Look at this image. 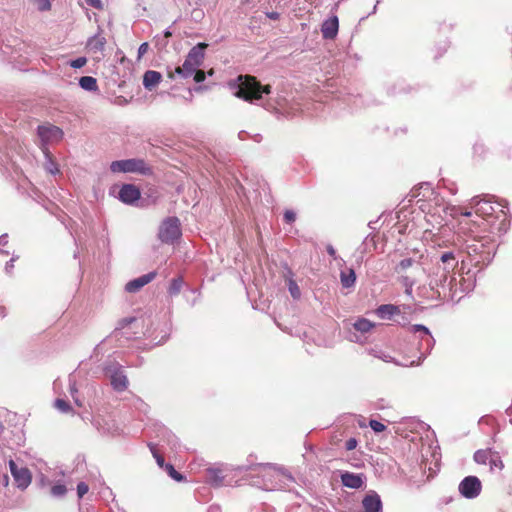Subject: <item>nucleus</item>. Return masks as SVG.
<instances>
[{
	"mask_svg": "<svg viewBox=\"0 0 512 512\" xmlns=\"http://www.w3.org/2000/svg\"><path fill=\"white\" fill-rule=\"evenodd\" d=\"M288 290L294 299H299L301 296L300 288L298 284L293 280H288Z\"/></svg>",
	"mask_w": 512,
	"mask_h": 512,
	"instance_id": "obj_30",
	"label": "nucleus"
},
{
	"mask_svg": "<svg viewBox=\"0 0 512 512\" xmlns=\"http://www.w3.org/2000/svg\"><path fill=\"white\" fill-rule=\"evenodd\" d=\"M205 43H199L195 45L188 53L186 58L190 59L198 67L202 64L204 59V50L206 48Z\"/></svg>",
	"mask_w": 512,
	"mask_h": 512,
	"instance_id": "obj_19",
	"label": "nucleus"
},
{
	"mask_svg": "<svg viewBox=\"0 0 512 512\" xmlns=\"http://www.w3.org/2000/svg\"><path fill=\"white\" fill-rule=\"evenodd\" d=\"M43 153L46 157L45 169L52 175L59 173L57 163L52 159V155L49 150H44Z\"/></svg>",
	"mask_w": 512,
	"mask_h": 512,
	"instance_id": "obj_25",
	"label": "nucleus"
},
{
	"mask_svg": "<svg viewBox=\"0 0 512 512\" xmlns=\"http://www.w3.org/2000/svg\"><path fill=\"white\" fill-rule=\"evenodd\" d=\"M267 17L272 20H278L280 17V14L278 12H269V13H267Z\"/></svg>",
	"mask_w": 512,
	"mask_h": 512,
	"instance_id": "obj_47",
	"label": "nucleus"
},
{
	"mask_svg": "<svg viewBox=\"0 0 512 512\" xmlns=\"http://www.w3.org/2000/svg\"><path fill=\"white\" fill-rule=\"evenodd\" d=\"M79 85L86 91L95 92L98 90L97 80L92 76H82L79 79Z\"/></svg>",
	"mask_w": 512,
	"mask_h": 512,
	"instance_id": "obj_24",
	"label": "nucleus"
},
{
	"mask_svg": "<svg viewBox=\"0 0 512 512\" xmlns=\"http://www.w3.org/2000/svg\"><path fill=\"white\" fill-rule=\"evenodd\" d=\"M339 30V20L336 15L324 20L321 25L322 37L326 40H333L336 38Z\"/></svg>",
	"mask_w": 512,
	"mask_h": 512,
	"instance_id": "obj_13",
	"label": "nucleus"
},
{
	"mask_svg": "<svg viewBox=\"0 0 512 512\" xmlns=\"http://www.w3.org/2000/svg\"><path fill=\"white\" fill-rule=\"evenodd\" d=\"M474 460L478 464H485L490 460V451L488 450H477L474 453Z\"/></svg>",
	"mask_w": 512,
	"mask_h": 512,
	"instance_id": "obj_28",
	"label": "nucleus"
},
{
	"mask_svg": "<svg viewBox=\"0 0 512 512\" xmlns=\"http://www.w3.org/2000/svg\"><path fill=\"white\" fill-rule=\"evenodd\" d=\"M156 277V272L152 271L147 274H144L138 278H135L129 281L125 285V290L129 293H135L139 291L142 287L150 283Z\"/></svg>",
	"mask_w": 512,
	"mask_h": 512,
	"instance_id": "obj_15",
	"label": "nucleus"
},
{
	"mask_svg": "<svg viewBox=\"0 0 512 512\" xmlns=\"http://www.w3.org/2000/svg\"><path fill=\"white\" fill-rule=\"evenodd\" d=\"M135 320H136L135 317H126V318L119 320L116 330L125 328L126 326H128L132 322H134Z\"/></svg>",
	"mask_w": 512,
	"mask_h": 512,
	"instance_id": "obj_40",
	"label": "nucleus"
},
{
	"mask_svg": "<svg viewBox=\"0 0 512 512\" xmlns=\"http://www.w3.org/2000/svg\"><path fill=\"white\" fill-rule=\"evenodd\" d=\"M414 263V260L411 258H405L401 260L397 266V270H406L411 267Z\"/></svg>",
	"mask_w": 512,
	"mask_h": 512,
	"instance_id": "obj_39",
	"label": "nucleus"
},
{
	"mask_svg": "<svg viewBox=\"0 0 512 512\" xmlns=\"http://www.w3.org/2000/svg\"><path fill=\"white\" fill-rule=\"evenodd\" d=\"M442 265L438 264L429 277V287L433 292L432 298L454 300L457 292V282L454 269L458 259L453 252H444L440 257Z\"/></svg>",
	"mask_w": 512,
	"mask_h": 512,
	"instance_id": "obj_2",
	"label": "nucleus"
},
{
	"mask_svg": "<svg viewBox=\"0 0 512 512\" xmlns=\"http://www.w3.org/2000/svg\"><path fill=\"white\" fill-rule=\"evenodd\" d=\"M165 469H166L167 473L169 474V476L172 479H174L175 481L181 482L184 480V476L181 473H179L178 471H176L173 465L166 464Z\"/></svg>",
	"mask_w": 512,
	"mask_h": 512,
	"instance_id": "obj_31",
	"label": "nucleus"
},
{
	"mask_svg": "<svg viewBox=\"0 0 512 512\" xmlns=\"http://www.w3.org/2000/svg\"><path fill=\"white\" fill-rule=\"evenodd\" d=\"M391 357L390 356H384L383 357V360L386 361V362H390L391 361Z\"/></svg>",
	"mask_w": 512,
	"mask_h": 512,
	"instance_id": "obj_55",
	"label": "nucleus"
},
{
	"mask_svg": "<svg viewBox=\"0 0 512 512\" xmlns=\"http://www.w3.org/2000/svg\"><path fill=\"white\" fill-rule=\"evenodd\" d=\"M87 63V59L85 57H78L70 62V66L79 69L82 68Z\"/></svg>",
	"mask_w": 512,
	"mask_h": 512,
	"instance_id": "obj_37",
	"label": "nucleus"
},
{
	"mask_svg": "<svg viewBox=\"0 0 512 512\" xmlns=\"http://www.w3.org/2000/svg\"><path fill=\"white\" fill-rule=\"evenodd\" d=\"M192 76H194V81L196 83H200L205 80V73L199 70L198 68L196 69V72Z\"/></svg>",
	"mask_w": 512,
	"mask_h": 512,
	"instance_id": "obj_43",
	"label": "nucleus"
},
{
	"mask_svg": "<svg viewBox=\"0 0 512 512\" xmlns=\"http://www.w3.org/2000/svg\"><path fill=\"white\" fill-rule=\"evenodd\" d=\"M251 0H241V3L243 5L249 4Z\"/></svg>",
	"mask_w": 512,
	"mask_h": 512,
	"instance_id": "obj_58",
	"label": "nucleus"
},
{
	"mask_svg": "<svg viewBox=\"0 0 512 512\" xmlns=\"http://www.w3.org/2000/svg\"><path fill=\"white\" fill-rule=\"evenodd\" d=\"M489 465L491 470H494L495 468L501 470L503 468V463L499 458H490Z\"/></svg>",
	"mask_w": 512,
	"mask_h": 512,
	"instance_id": "obj_42",
	"label": "nucleus"
},
{
	"mask_svg": "<svg viewBox=\"0 0 512 512\" xmlns=\"http://www.w3.org/2000/svg\"><path fill=\"white\" fill-rule=\"evenodd\" d=\"M0 316L1 317L5 316V307L4 306H0Z\"/></svg>",
	"mask_w": 512,
	"mask_h": 512,
	"instance_id": "obj_53",
	"label": "nucleus"
},
{
	"mask_svg": "<svg viewBox=\"0 0 512 512\" xmlns=\"http://www.w3.org/2000/svg\"><path fill=\"white\" fill-rule=\"evenodd\" d=\"M164 34H165L166 38H168L172 35V33L169 30H166Z\"/></svg>",
	"mask_w": 512,
	"mask_h": 512,
	"instance_id": "obj_54",
	"label": "nucleus"
},
{
	"mask_svg": "<svg viewBox=\"0 0 512 512\" xmlns=\"http://www.w3.org/2000/svg\"><path fill=\"white\" fill-rule=\"evenodd\" d=\"M479 148H480V146H479L478 144H476V145L474 146V152H475V153H478Z\"/></svg>",
	"mask_w": 512,
	"mask_h": 512,
	"instance_id": "obj_56",
	"label": "nucleus"
},
{
	"mask_svg": "<svg viewBox=\"0 0 512 512\" xmlns=\"http://www.w3.org/2000/svg\"><path fill=\"white\" fill-rule=\"evenodd\" d=\"M180 221L177 217H168L159 227L158 238L161 242L172 244L181 236Z\"/></svg>",
	"mask_w": 512,
	"mask_h": 512,
	"instance_id": "obj_8",
	"label": "nucleus"
},
{
	"mask_svg": "<svg viewBox=\"0 0 512 512\" xmlns=\"http://www.w3.org/2000/svg\"><path fill=\"white\" fill-rule=\"evenodd\" d=\"M110 170L113 173H139L141 175L152 173V168L143 159L135 158L113 161L110 164Z\"/></svg>",
	"mask_w": 512,
	"mask_h": 512,
	"instance_id": "obj_6",
	"label": "nucleus"
},
{
	"mask_svg": "<svg viewBox=\"0 0 512 512\" xmlns=\"http://www.w3.org/2000/svg\"><path fill=\"white\" fill-rule=\"evenodd\" d=\"M85 1L89 6L95 8V9L103 8L102 0H85Z\"/></svg>",
	"mask_w": 512,
	"mask_h": 512,
	"instance_id": "obj_45",
	"label": "nucleus"
},
{
	"mask_svg": "<svg viewBox=\"0 0 512 512\" xmlns=\"http://www.w3.org/2000/svg\"><path fill=\"white\" fill-rule=\"evenodd\" d=\"M260 466H262V467H271L272 465L269 464V463H266V464H260Z\"/></svg>",
	"mask_w": 512,
	"mask_h": 512,
	"instance_id": "obj_60",
	"label": "nucleus"
},
{
	"mask_svg": "<svg viewBox=\"0 0 512 512\" xmlns=\"http://www.w3.org/2000/svg\"><path fill=\"white\" fill-rule=\"evenodd\" d=\"M496 251V243L490 237H475L470 244L467 245V253L476 265H488Z\"/></svg>",
	"mask_w": 512,
	"mask_h": 512,
	"instance_id": "obj_4",
	"label": "nucleus"
},
{
	"mask_svg": "<svg viewBox=\"0 0 512 512\" xmlns=\"http://www.w3.org/2000/svg\"><path fill=\"white\" fill-rule=\"evenodd\" d=\"M510 422H511V424H512V418L510 419Z\"/></svg>",
	"mask_w": 512,
	"mask_h": 512,
	"instance_id": "obj_62",
	"label": "nucleus"
},
{
	"mask_svg": "<svg viewBox=\"0 0 512 512\" xmlns=\"http://www.w3.org/2000/svg\"><path fill=\"white\" fill-rule=\"evenodd\" d=\"M8 243V235L3 234L0 236V247L5 246Z\"/></svg>",
	"mask_w": 512,
	"mask_h": 512,
	"instance_id": "obj_48",
	"label": "nucleus"
},
{
	"mask_svg": "<svg viewBox=\"0 0 512 512\" xmlns=\"http://www.w3.org/2000/svg\"><path fill=\"white\" fill-rule=\"evenodd\" d=\"M159 435L161 437V440L163 442H166L168 445L171 446L172 449L177 448L178 440L177 437L167 428L160 427L159 428Z\"/></svg>",
	"mask_w": 512,
	"mask_h": 512,
	"instance_id": "obj_23",
	"label": "nucleus"
},
{
	"mask_svg": "<svg viewBox=\"0 0 512 512\" xmlns=\"http://www.w3.org/2000/svg\"><path fill=\"white\" fill-rule=\"evenodd\" d=\"M206 480L209 484L219 487L223 484L224 475L219 468H208L206 470Z\"/></svg>",
	"mask_w": 512,
	"mask_h": 512,
	"instance_id": "obj_20",
	"label": "nucleus"
},
{
	"mask_svg": "<svg viewBox=\"0 0 512 512\" xmlns=\"http://www.w3.org/2000/svg\"><path fill=\"white\" fill-rule=\"evenodd\" d=\"M13 262H14V258H11L7 263H6V270L8 271L9 269H12L13 268Z\"/></svg>",
	"mask_w": 512,
	"mask_h": 512,
	"instance_id": "obj_50",
	"label": "nucleus"
},
{
	"mask_svg": "<svg viewBox=\"0 0 512 512\" xmlns=\"http://www.w3.org/2000/svg\"><path fill=\"white\" fill-rule=\"evenodd\" d=\"M492 199L494 196L485 195L482 199L480 196H475L472 198V204L475 207V213L478 217L481 218L480 222H476L475 224L486 230L489 228L490 233L502 234L505 233L509 228V220L507 218V213L504 208L507 207L508 202L506 200H501L498 202V205L501 206L499 211V215L493 216L495 212L494 207L491 205Z\"/></svg>",
	"mask_w": 512,
	"mask_h": 512,
	"instance_id": "obj_3",
	"label": "nucleus"
},
{
	"mask_svg": "<svg viewBox=\"0 0 512 512\" xmlns=\"http://www.w3.org/2000/svg\"><path fill=\"white\" fill-rule=\"evenodd\" d=\"M140 190L133 184H124L118 193V198L125 204L132 205L140 198Z\"/></svg>",
	"mask_w": 512,
	"mask_h": 512,
	"instance_id": "obj_12",
	"label": "nucleus"
},
{
	"mask_svg": "<svg viewBox=\"0 0 512 512\" xmlns=\"http://www.w3.org/2000/svg\"><path fill=\"white\" fill-rule=\"evenodd\" d=\"M340 282L343 288H351L355 285L356 274L353 268H344L340 271Z\"/></svg>",
	"mask_w": 512,
	"mask_h": 512,
	"instance_id": "obj_21",
	"label": "nucleus"
},
{
	"mask_svg": "<svg viewBox=\"0 0 512 512\" xmlns=\"http://www.w3.org/2000/svg\"><path fill=\"white\" fill-rule=\"evenodd\" d=\"M369 426L375 433L383 432L386 429V426L383 423L374 419L370 420Z\"/></svg>",
	"mask_w": 512,
	"mask_h": 512,
	"instance_id": "obj_36",
	"label": "nucleus"
},
{
	"mask_svg": "<svg viewBox=\"0 0 512 512\" xmlns=\"http://www.w3.org/2000/svg\"><path fill=\"white\" fill-rule=\"evenodd\" d=\"M409 331L418 334L419 338V352L420 356L418 361H411L409 363H403V366H414L420 365L422 361L430 354L431 350L435 345V339L433 338L430 330L422 324H414L409 327Z\"/></svg>",
	"mask_w": 512,
	"mask_h": 512,
	"instance_id": "obj_5",
	"label": "nucleus"
},
{
	"mask_svg": "<svg viewBox=\"0 0 512 512\" xmlns=\"http://www.w3.org/2000/svg\"><path fill=\"white\" fill-rule=\"evenodd\" d=\"M105 44H106L105 37L100 34H97L88 40L87 46L89 47V49L91 51L101 52L104 49Z\"/></svg>",
	"mask_w": 512,
	"mask_h": 512,
	"instance_id": "obj_22",
	"label": "nucleus"
},
{
	"mask_svg": "<svg viewBox=\"0 0 512 512\" xmlns=\"http://www.w3.org/2000/svg\"><path fill=\"white\" fill-rule=\"evenodd\" d=\"M357 440L355 438H349L346 442H345V448L347 451H351L353 449H355L357 447Z\"/></svg>",
	"mask_w": 512,
	"mask_h": 512,
	"instance_id": "obj_44",
	"label": "nucleus"
},
{
	"mask_svg": "<svg viewBox=\"0 0 512 512\" xmlns=\"http://www.w3.org/2000/svg\"><path fill=\"white\" fill-rule=\"evenodd\" d=\"M89 491V487L85 482H79L77 484V495L78 498H82Z\"/></svg>",
	"mask_w": 512,
	"mask_h": 512,
	"instance_id": "obj_38",
	"label": "nucleus"
},
{
	"mask_svg": "<svg viewBox=\"0 0 512 512\" xmlns=\"http://www.w3.org/2000/svg\"><path fill=\"white\" fill-rule=\"evenodd\" d=\"M55 407L59 411H61L63 413H68V412L71 411L70 404L66 400H64V399H60V398L56 399L55 400Z\"/></svg>",
	"mask_w": 512,
	"mask_h": 512,
	"instance_id": "obj_33",
	"label": "nucleus"
},
{
	"mask_svg": "<svg viewBox=\"0 0 512 512\" xmlns=\"http://www.w3.org/2000/svg\"><path fill=\"white\" fill-rule=\"evenodd\" d=\"M229 88L233 95L250 103H256L263 106L266 110H273L283 115H294L296 108L290 107L286 97L278 95L275 98L265 99L271 93L270 85H261V83L252 76L239 75L231 80Z\"/></svg>",
	"mask_w": 512,
	"mask_h": 512,
	"instance_id": "obj_1",
	"label": "nucleus"
},
{
	"mask_svg": "<svg viewBox=\"0 0 512 512\" xmlns=\"http://www.w3.org/2000/svg\"><path fill=\"white\" fill-rule=\"evenodd\" d=\"M149 45L148 43H142L138 48V57H142L148 51Z\"/></svg>",
	"mask_w": 512,
	"mask_h": 512,
	"instance_id": "obj_46",
	"label": "nucleus"
},
{
	"mask_svg": "<svg viewBox=\"0 0 512 512\" xmlns=\"http://www.w3.org/2000/svg\"><path fill=\"white\" fill-rule=\"evenodd\" d=\"M420 189H425L426 191L433 193L432 188L428 183H424L423 185H421Z\"/></svg>",
	"mask_w": 512,
	"mask_h": 512,
	"instance_id": "obj_49",
	"label": "nucleus"
},
{
	"mask_svg": "<svg viewBox=\"0 0 512 512\" xmlns=\"http://www.w3.org/2000/svg\"><path fill=\"white\" fill-rule=\"evenodd\" d=\"M37 134L41 140L42 151L48 150V144L58 142L63 137V131L52 124L39 125L37 128Z\"/></svg>",
	"mask_w": 512,
	"mask_h": 512,
	"instance_id": "obj_9",
	"label": "nucleus"
},
{
	"mask_svg": "<svg viewBox=\"0 0 512 512\" xmlns=\"http://www.w3.org/2000/svg\"><path fill=\"white\" fill-rule=\"evenodd\" d=\"M458 489L463 497L474 499L480 494L482 485L476 476H467L460 482Z\"/></svg>",
	"mask_w": 512,
	"mask_h": 512,
	"instance_id": "obj_10",
	"label": "nucleus"
},
{
	"mask_svg": "<svg viewBox=\"0 0 512 512\" xmlns=\"http://www.w3.org/2000/svg\"><path fill=\"white\" fill-rule=\"evenodd\" d=\"M199 68L196 64H194L190 59L186 58L182 66L175 67L173 71H168V77L170 79H174L175 76H179L180 78L186 79L191 77L196 69Z\"/></svg>",
	"mask_w": 512,
	"mask_h": 512,
	"instance_id": "obj_14",
	"label": "nucleus"
},
{
	"mask_svg": "<svg viewBox=\"0 0 512 512\" xmlns=\"http://www.w3.org/2000/svg\"><path fill=\"white\" fill-rule=\"evenodd\" d=\"M69 386H70V394L75 402V404L79 407L82 406V402L80 401L79 397L77 396V389H76V384L74 381H72V379L70 378L69 379Z\"/></svg>",
	"mask_w": 512,
	"mask_h": 512,
	"instance_id": "obj_34",
	"label": "nucleus"
},
{
	"mask_svg": "<svg viewBox=\"0 0 512 512\" xmlns=\"http://www.w3.org/2000/svg\"><path fill=\"white\" fill-rule=\"evenodd\" d=\"M43 2H44V5L41 7V10L50 8V3L48 0H43Z\"/></svg>",
	"mask_w": 512,
	"mask_h": 512,
	"instance_id": "obj_52",
	"label": "nucleus"
},
{
	"mask_svg": "<svg viewBox=\"0 0 512 512\" xmlns=\"http://www.w3.org/2000/svg\"><path fill=\"white\" fill-rule=\"evenodd\" d=\"M4 425L2 423H0V434H2L4 432Z\"/></svg>",
	"mask_w": 512,
	"mask_h": 512,
	"instance_id": "obj_57",
	"label": "nucleus"
},
{
	"mask_svg": "<svg viewBox=\"0 0 512 512\" xmlns=\"http://www.w3.org/2000/svg\"><path fill=\"white\" fill-rule=\"evenodd\" d=\"M400 308L393 304H382L375 310V314L382 320H391L395 315L400 314Z\"/></svg>",
	"mask_w": 512,
	"mask_h": 512,
	"instance_id": "obj_17",
	"label": "nucleus"
},
{
	"mask_svg": "<svg viewBox=\"0 0 512 512\" xmlns=\"http://www.w3.org/2000/svg\"><path fill=\"white\" fill-rule=\"evenodd\" d=\"M341 482L345 487L359 489L362 488L365 483V476L363 474L345 472L341 475Z\"/></svg>",
	"mask_w": 512,
	"mask_h": 512,
	"instance_id": "obj_16",
	"label": "nucleus"
},
{
	"mask_svg": "<svg viewBox=\"0 0 512 512\" xmlns=\"http://www.w3.org/2000/svg\"><path fill=\"white\" fill-rule=\"evenodd\" d=\"M373 327H374V324L365 318L358 319L354 323L355 330L360 331L362 333H366V332L370 331Z\"/></svg>",
	"mask_w": 512,
	"mask_h": 512,
	"instance_id": "obj_26",
	"label": "nucleus"
},
{
	"mask_svg": "<svg viewBox=\"0 0 512 512\" xmlns=\"http://www.w3.org/2000/svg\"><path fill=\"white\" fill-rule=\"evenodd\" d=\"M471 214H472V213H471V212H469V211H466V212H464V213H463V215H464V216H466V217L471 216Z\"/></svg>",
	"mask_w": 512,
	"mask_h": 512,
	"instance_id": "obj_59",
	"label": "nucleus"
},
{
	"mask_svg": "<svg viewBox=\"0 0 512 512\" xmlns=\"http://www.w3.org/2000/svg\"><path fill=\"white\" fill-rule=\"evenodd\" d=\"M149 448H150V451L152 452L154 458L156 459V462L157 464L160 466V467H163L164 466V458L163 456H161L157 449H156V444H153V443H149L148 444Z\"/></svg>",
	"mask_w": 512,
	"mask_h": 512,
	"instance_id": "obj_35",
	"label": "nucleus"
},
{
	"mask_svg": "<svg viewBox=\"0 0 512 512\" xmlns=\"http://www.w3.org/2000/svg\"><path fill=\"white\" fill-rule=\"evenodd\" d=\"M183 286V280L182 278H174L172 279L170 286L168 288V292L171 296H175L180 293Z\"/></svg>",
	"mask_w": 512,
	"mask_h": 512,
	"instance_id": "obj_27",
	"label": "nucleus"
},
{
	"mask_svg": "<svg viewBox=\"0 0 512 512\" xmlns=\"http://www.w3.org/2000/svg\"><path fill=\"white\" fill-rule=\"evenodd\" d=\"M296 220V213L293 210H286L284 212V221L291 224Z\"/></svg>",
	"mask_w": 512,
	"mask_h": 512,
	"instance_id": "obj_41",
	"label": "nucleus"
},
{
	"mask_svg": "<svg viewBox=\"0 0 512 512\" xmlns=\"http://www.w3.org/2000/svg\"><path fill=\"white\" fill-rule=\"evenodd\" d=\"M50 492L53 497L61 498V497L65 496V494L67 492V488L64 484L57 483L51 487Z\"/></svg>",
	"mask_w": 512,
	"mask_h": 512,
	"instance_id": "obj_29",
	"label": "nucleus"
},
{
	"mask_svg": "<svg viewBox=\"0 0 512 512\" xmlns=\"http://www.w3.org/2000/svg\"><path fill=\"white\" fill-rule=\"evenodd\" d=\"M9 468L17 487L22 490L26 489L32 480L29 469L26 467L19 468L13 460L9 461Z\"/></svg>",
	"mask_w": 512,
	"mask_h": 512,
	"instance_id": "obj_11",
	"label": "nucleus"
},
{
	"mask_svg": "<svg viewBox=\"0 0 512 512\" xmlns=\"http://www.w3.org/2000/svg\"><path fill=\"white\" fill-rule=\"evenodd\" d=\"M401 283L405 287V293L408 296H412L413 286L415 284L414 280L408 276H403L401 278Z\"/></svg>",
	"mask_w": 512,
	"mask_h": 512,
	"instance_id": "obj_32",
	"label": "nucleus"
},
{
	"mask_svg": "<svg viewBox=\"0 0 512 512\" xmlns=\"http://www.w3.org/2000/svg\"><path fill=\"white\" fill-rule=\"evenodd\" d=\"M327 252L330 256H335V254H336V251L332 246L327 247Z\"/></svg>",
	"mask_w": 512,
	"mask_h": 512,
	"instance_id": "obj_51",
	"label": "nucleus"
},
{
	"mask_svg": "<svg viewBox=\"0 0 512 512\" xmlns=\"http://www.w3.org/2000/svg\"><path fill=\"white\" fill-rule=\"evenodd\" d=\"M105 375L109 378L110 384L116 392H123L127 389L129 381L124 368L117 362H111L104 368Z\"/></svg>",
	"mask_w": 512,
	"mask_h": 512,
	"instance_id": "obj_7",
	"label": "nucleus"
},
{
	"mask_svg": "<svg viewBox=\"0 0 512 512\" xmlns=\"http://www.w3.org/2000/svg\"><path fill=\"white\" fill-rule=\"evenodd\" d=\"M162 79V75L158 71L147 70L143 75V86L145 89L152 91Z\"/></svg>",
	"mask_w": 512,
	"mask_h": 512,
	"instance_id": "obj_18",
	"label": "nucleus"
},
{
	"mask_svg": "<svg viewBox=\"0 0 512 512\" xmlns=\"http://www.w3.org/2000/svg\"><path fill=\"white\" fill-rule=\"evenodd\" d=\"M419 194H416V192H413V197H417Z\"/></svg>",
	"mask_w": 512,
	"mask_h": 512,
	"instance_id": "obj_61",
	"label": "nucleus"
}]
</instances>
